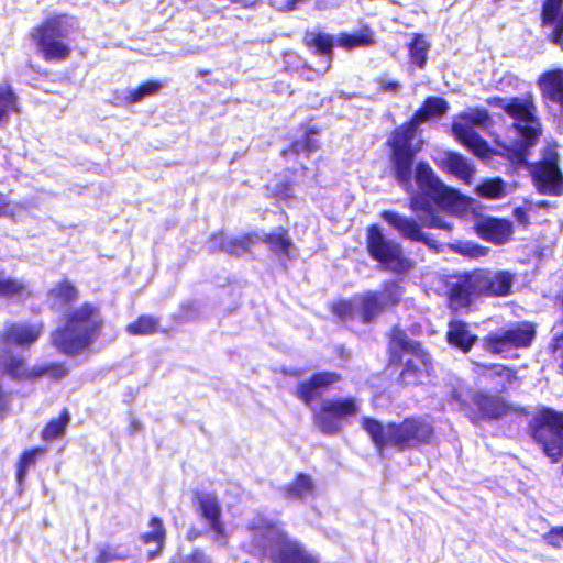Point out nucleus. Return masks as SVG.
<instances>
[{"instance_id": "1", "label": "nucleus", "mask_w": 563, "mask_h": 563, "mask_svg": "<svg viewBox=\"0 0 563 563\" xmlns=\"http://www.w3.org/2000/svg\"><path fill=\"white\" fill-rule=\"evenodd\" d=\"M449 109L450 104L443 97H427L411 118L396 126L386 141L393 176L400 187L410 191L409 209L417 216V220L391 210H384L380 216L404 239L412 242L429 244L421 228L450 229L439 209L456 211L466 201L460 190L446 186L437 176L429 163L420 161L415 164L420 148L412 141L419 126L442 118Z\"/></svg>"}, {"instance_id": "2", "label": "nucleus", "mask_w": 563, "mask_h": 563, "mask_svg": "<svg viewBox=\"0 0 563 563\" xmlns=\"http://www.w3.org/2000/svg\"><path fill=\"white\" fill-rule=\"evenodd\" d=\"M360 424L378 453L388 449L396 452L419 451L432 445L435 439L432 420L418 415L387 423L373 417H363Z\"/></svg>"}, {"instance_id": "3", "label": "nucleus", "mask_w": 563, "mask_h": 563, "mask_svg": "<svg viewBox=\"0 0 563 563\" xmlns=\"http://www.w3.org/2000/svg\"><path fill=\"white\" fill-rule=\"evenodd\" d=\"M387 362L384 372L400 387L419 386L433 372V360L420 341L412 340L395 324L387 335Z\"/></svg>"}, {"instance_id": "4", "label": "nucleus", "mask_w": 563, "mask_h": 563, "mask_svg": "<svg viewBox=\"0 0 563 563\" xmlns=\"http://www.w3.org/2000/svg\"><path fill=\"white\" fill-rule=\"evenodd\" d=\"M103 327L100 307L85 301L64 314L63 324L52 331L51 341L62 353L77 355L93 345Z\"/></svg>"}, {"instance_id": "5", "label": "nucleus", "mask_w": 563, "mask_h": 563, "mask_svg": "<svg viewBox=\"0 0 563 563\" xmlns=\"http://www.w3.org/2000/svg\"><path fill=\"white\" fill-rule=\"evenodd\" d=\"M68 15L54 14L32 29L30 38L35 43L37 53L47 62H64L71 54V47L64 42L68 36Z\"/></svg>"}, {"instance_id": "6", "label": "nucleus", "mask_w": 563, "mask_h": 563, "mask_svg": "<svg viewBox=\"0 0 563 563\" xmlns=\"http://www.w3.org/2000/svg\"><path fill=\"white\" fill-rule=\"evenodd\" d=\"M366 251L369 257L382 264L386 271L405 275L413 268V261L404 255L401 246L388 240L377 223L366 228Z\"/></svg>"}, {"instance_id": "7", "label": "nucleus", "mask_w": 563, "mask_h": 563, "mask_svg": "<svg viewBox=\"0 0 563 563\" xmlns=\"http://www.w3.org/2000/svg\"><path fill=\"white\" fill-rule=\"evenodd\" d=\"M537 336V327L531 321H517L499 332H489L483 338V347L493 355L511 350L529 349Z\"/></svg>"}, {"instance_id": "8", "label": "nucleus", "mask_w": 563, "mask_h": 563, "mask_svg": "<svg viewBox=\"0 0 563 563\" xmlns=\"http://www.w3.org/2000/svg\"><path fill=\"white\" fill-rule=\"evenodd\" d=\"M360 406L354 397L328 398L313 411V424L324 434L334 435L342 429V420L355 417Z\"/></svg>"}, {"instance_id": "9", "label": "nucleus", "mask_w": 563, "mask_h": 563, "mask_svg": "<svg viewBox=\"0 0 563 563\" xmlns=\"http://www.w3.org/2000/svg\"><path fill=\"white\" fill-rule=\"evenodd\" d=\"M487 391H475L470 400H460L461 409L474 424L496 421L512 411V407L500 396Z\"/></svg>"}, {"instance_id": "10", "label": "nucleus", "mask_w": 563, "mask_h": 563, "mask_svg": "<svg viewBox=\"0 0 563 563\" xmlns=\"http://www.w3.org/2000/svg\"><path fill=\"white\" fill-rule=\"evenodd\" d=\"M536 113L537 107L531 93L523 98L511 97L507 100L506 114L514 120L512 128L518 136L531 140L542 135V124Z\"/></svg>"}, {"instance_id": "11", "label": "nucleus", "mask_w": 563, "mask_h": 563, "mask_svg": "<svg viewBox=\"0 0 563 563\" xmlns=\"http://www.w3.org/2000/svg\"><path fill=\"white\" fill-rule=\"evenodd\" d=\"M560 155L555 150H549L545 156L534 163L531 168V178L541 195H563V173L559 167Z\"/></svg>"}, {"instance_id": "12", "label": "nucleus", "mask_w": 563, "mask_h": 563, "mask_svg": "<svg viewBox=\"0 0 563 563\" xmlns=\"http://www.w3.org/2000/svg\"><path fill=\"white\" fill-rule=\"evenodd\" d=\"M298 129L301 132V135L292 140L280 151V157L286 163L298 165L299 169L302 173H306L308 172V167L300 158L303 157L308 159L311 154L321 150V128L318 125L300 124Z\"/></svg>"}, {"instance_id": "13", "label": "nucleus", "mask_w": 563, "mask_h": 563, "mask_svg": "<svg viewBox=\"0 0 563 563\" xmlns=\"http://www.w3.org/2000/svg\"><path fill=\"white\" fill-rule=\"evenodd\" d=\"M343 380L340 373L334 371H318L307 379L296 385L294 395L306 406H310L324 394L333 389Z\"/></svg>"}, {"instance_id": "14", "label": "nucleus", "mask_w": 563, "mask_h": 563, "mask_svg": "<svg viewBox=\"0 0 563 563\" xmlns=\"http://www.w3.org/2000/svg\"><path fill=\"white\" fill-rule=\"evenodd\" d=\"M477 298L481 295L473 269L456 275L448 287V302L452 311L468 309Z\"/></svg>"}, {"instance_id": "15", "label": "nucleus", "mask_w": 563, "mask_h": 563, "mask_svg": "<svg viewBox=\"0 0 563 563\" xmlns=\"http://www.w3.org/2000/svg\"><path fill=\"white\" fill-rule=\"evenodd\" d=\"M475 372L476 382L497 394L507 393L517 379L516 369L500 363H476Z\"/></svg>"}, {"instance_id": "16", "label": "nucleus", "mask_w": 563, "mask_h": 563, "mask_svg": "<svg viewBox=\"0 0 563 563\" xmlns=\"http://www.w3.org/2000/svg\"><path fill=\"white\" fill-rule=\"evenodd\" d=\"M474 275L481 297H506L510 295L515 276L509 271L475 268Z\"/></svg>"}, {"instance_id": "17", "label": "nucleus", "mask_w": 563, "mask_h": 563, "mask_svg": "<svg viewBox=\"0 0 563 563\" xmlns=\"http://www.w3.org/2000/svg\"><path fill=\"white\" fill-rule=\"evenodd\" d=\"M540 21L549 30L547 41L563 49V0H542Z\"/></svg>"}, {"instance_id": "18", "label": "nucleus", "mask_w": 563, "mask_h": 563, "mask_svg": "<svg viewBox=\"0 0 563 563\" xmlns=\"http://www.w3.org/2000/svg\"><path fill=\"white\" fill-rule=\"evenodd\" d=\"M278 547L272 555L274 563H319L298 541L291 540L285 532L277 534Z\"/></svg>"}, {"instance_id": "19", "label": "nucleus", "mask_w": 563, "mask_h": 563, "mask_svg": "<svg viewBox=\"0 0 563 563\" xmlns=\"http://www.w3.org/2000/svg\"><path fill=\"white\" fill-rule=\"evenodd\" d=\"M537 86L545 106L554 104L563 111V69L553 68L542 71Z\"/></svg>"}, {"instance_id": "20", "label": "nucleus", "mask_w": 563, "mask_h": 563, "mask_svg": "<svg viewBox=\"0 0 563 563\" xmlns=\"http://www.w3.org/2000/svg\"><path fill=\"white\" fill-rule=\"evenodd\" d=\"M197 511L203 518L209 528L218 536L225 537V526L221 519V505L214 494H197Z\"/></svg>"}, {"instance_id": "21", "label": "nucleus", "mask_w": 563, "mask_h": 563, "mask_svg": "<svg viewBox=\"0 0 563 563\" xmlns=\"http://www.w3.org/2000/svg\"><path fill=\"white\" fill-rule=\"evenodd\" d=\"M477 233L487 242L503 245L511 239L514 227L507 219L488 218L478 224Z\"/></svg>"}, {"instance_id": "22", "label": "nucleus", "mask_w": 563, "mask_h": 563, "mask_svg": "<svg viewBox=\"0 0 563 563\" xmlns=\"http://www.w3.org/2000/svg\"><path fill=\"white\" fill-rule=\"evenodd\" d=\"M356 302V317L363 324L374 322L385 312L380 302V295L376 290H367L354 298Z\"/></svg>"}, {"instance_id": "23", "label": "nucleus", "mask_w": 563, "mask_h": 563, "mask_svg": "<svg viewBox=\"0 0 563 563\" xmlns=\"http://www.w3.org/2000/svg\"><path fill=\"white\" fill-rule=\"evenodd\" d=\"M477 340V335L471 332L470 325L465 321L454 320L449 323L446 341L451 347L466 354L473 349Z\"/></svg>"}, {"instance_id": "24", "label": "nucleus", "mask_w": 563, "mask_h": 563, "mask_svg": "<svg viewBox=\"0 0 563 563\" xmlns=\"http://www.w3.org/2000/svg\"><path fill=\"white\" fill-rule=\"evenodd\" d=\"M454 137L472 153L481 158L487 157L489 146L487 142L474 130L463 123L454 122L452 124Z\"/></svg>"}, {"instance_id": "25", "label": "nucleus", "mask_w": 563, "mask_h": 563, "mask_svg": "<svg viewBox=\"0 0 563 563\" xmlns=\"http://www.w3.org/2000/svg\"><path fill=\"white\" fill-rule=\"evenodd\" d=\"M454 137L472 153L481 158L487 157L489 146L487 142L474 130L463 123L454 122L452 124Z\"/></svg>"}, {"instance_id": "26", "label": "nucleus", "mask_w": 563, "mask_h": 563, "mask_svg": "<svg viewBox=\"0 0 563 563\" xmlns=\"http://www.w3.org/2000/svg\"><path fill=\"white\" fill-rule=\"evenodd\" d=\"M283 496L288 500H305L316 495V484L311 475L297 473L291 482L282 487Z\"/></svg>"}, {"instance_id": "27", "label": "nucleus", "mask_w": 563, "mask_h": 563, "mask_svg": "<svg viewBox=\"0 0 563 563\" xmlns=\"http://www.w3.org/2000/svg\"><path fill=\"white\" fill-rule=\"evenodd\" d=\"M302 43L312 54L325 57L329 62L332 60L333 48L336 45V40L332 34L321 31H306Z\"/></svg>"}, {"instance_id": "28", "label": "nucleus", "mask_w": 563, "mask_h": 563, "mask_svg": "<svg viewBox=\"0 0 563 563\" xmlns=\"http://www.w3.org/2000/svg\"><path fill=\"white\" fill-rule=\"evenodd\" d=\"M47 297L49 308L57 310L76 302L79 298V290L70 280L62 279L48 289Z\"/></svg>"}, {"instance_id": "29", "label": "nucleus", "mask_w": 563, "mask_h": 563, "mask_svg": "<svg viewBox=\"0 0 563 563\" xmlns=\"http://www.w3.org/2000/svg\"><path fill=\"white\" fill-rule=\"evenodd\" d=\"M266 244L268 250L278 257L290 258L294 242L289 236L287 228L279 227L278 229L265 233L261 239Z\"/></svg>"}, {"instance_id": "30", "label": "nucleus", "mask_w": 563, "mask_h": 563, "mask_svg": "<svg viewBox=\"0 0 563 563\" xmlns=\"http://www.w3.org/2000/svg\"><path fill=\"white\" fill-rule=\"evenodd\" d=\"M439 166L443 172L455 176L466 184L472 181L474 168L460 153L446 152Z\"/></svg>"}, {"instance_id": "31", "label": "nucleus", "mask_w": 563, "mask_h": 563, "mask_svg": "<svg viewBox=\"0 0 563 563\" xmlns=\"http://www.w3.org/2000/svg\"><path fill=\"white\" fill-rule=\"evenodd\" d=\"M43 325H16L10 324L4 329L3 340L20 346H29L41 335Z\"/></svg>"}, {"instance_id": "32", "label": "nucleus", "mask_w": 563, "mask_h": 563, "mask_svg": "<svg viewBox=\"0 0 563 563\" xmlns=\"http://www.w3.org/2000/svg\"><path fill=\"white\" fill-rule=\"evenodd\" d=\"M21 107L13 87L5 82L0 85V128L5 126L12 114H19Z\"/></svg>"}, {"instance_id": "33", "label": "nucleus", "mask_w": 563, "mask_h": 563, "mask_svg": "<svg viewBox=\"0 0 563 563\" xmlns=\"http://www.w3.org/2000/svg\"><path fill=\"white\" fill-rule=\"evenodd\" d=\"M430 48L431 44L424 34L413 33L411 41L407 44L409 63L419 69H424Z\"/></svg>"}, {"instance_id": "34", "label": "nucleus", "mask_w": 563, "mask_h": 563, "mask_svg": "<svg viewBox=\"0 0 563 563\" xmlns=\"http://www.w3.org/2000/svg\"><path fill=\"white\" fill-rule=\"evenodd\" d=\"M71 416L67 408H64L56 418L45 423L40 432V437L44 442H53L62 439L70 422Z\"/></svg>"}, {"instance_id": "35", "label": "nucleus", "mask_w": 563, "mask_h": 563, "mask_svg": "<svg viewBox=\"0 0 563 563\" xmlns=\"http://www.w3.org/2000/svg\"><path fill=\"white\" fill-rule=\"evenodd\" d=\"M375 44V38L369 26H362L355 33H340L336 38V45L352 51L357 47H368Z\"/></svg>"}, {"instance_id": "36", "label": "nucleus", "mask_w": 563, "mask_h": 563, "mask_svg": "<svg viewBox=\"0 0 563 563\" xmlns=\"http://www.w3.org/2000/svg\"><path fill=\"white\" fill-rule=\"evenodd\" d=\"M161 320L152 314H140L125 327V332L133 336L153 335L159 332Z\"/></svg>"}, {"instance_id": "37", "label": "nucleus", "mask_w": 563, "mask_h": 563, "mask_svg": "<svg viewBox=\"0 0 563 563\" xmlns=\"http://www.w3.org/2000/svg\"><path fill=\"white\" fill-rule=\"evenodd\" d=\"M47 450L45 446H33L24 450L16 462L15 477L18 485L21 486L24 483L27 468L35 465L38 457L44 456Z\"/></svg>"}, {"instance_id": "38", "label": "nucleus", "mask_w": 563, "mask_h": 563, "mask_svg": "<svg viewBox=\"0 0 563 563\" xmlns=\"http://www.w3.org/2000/svg\"><path fill=\"white\" fill-rule=\"evenodd\" d=\"M31 295L27 284L22 279L5 277L0 278V298L19 300Z\"/></svg>"}, {"instance_id": "39", "label": "nucleus", "mask_w": 563, "mask_h": 563, "mask_svg": "<svg viewBox=\"0 0 563 563\" xmlns=\"http://www.w3.org/2000/svg\"><path fill=\"white\" fill-rule=\"evenodd\" d=\"M162 81L147 79L141 82L136 88L128 91V93L124 96V102L128 104L139 103L147 97L157 95L162 90Z\"/></svg>"}, {"instance_id": "40", "label": "nucleus", "mask_w": 563, "mask_h": 563, "mask_svg": "<svg viewBox=\"0 0 563 563\" xmlns=\"http://www.w3.org/2000/svg\"><path fill=\"white\" fill-rule=\"evenodd\" d=\"M405 288L395 280H385L380 285V302L384 310L397 307L404 296Z\"/></svg>"}, {"instance_id": "41", "label": "nucleus", "mask_w": 563, "mask_h": 563, "mask_svg": "<svg viewBox=\"0 0 563 563\" xmlns=\"http://www.w3.org/2000/svg\"><path fill=\"white\" fill-rule=\"evenodd\" d=\"M258 240L260 236L256 232H243L239 236L229 239L227 253L232 256H241L245 253H249L252 250V246L255 245Z\"/></svg>"}, {"instance_id": "42", "label": "nucleus", "mask_w": 563, "mask_h": 563, "mask_svg": "<svg viewBox=\"0 0 563 563\" xmlns=\"http://www.w3.org/2000/svg\"><path fill=\"white\" fill-rule=\"evenodd\" d=\"M3 372L11 379L32 382L33 367L29 368L26 361L21 356H10Z\"/></svg>"}, {"instance_id": "43", "label": "nucleus", "mask_w": 563, "mask_h": 563, "mask_svg": "<svg viewBox=\"0 0 563 563\" xmlns=\"http://www.w3.org/2000/svg\"><path fill=\"white\" fill-rule=\"evenodd\" d=\"M69 371L62 362L42 364L33 367L32 383L46 377L57 382L68 375Z\"/></svg>"}, {"instance_id": "44", "label": "nucleus", "mask_w": 563, "mask_h": 563, "mask_svg": "<svg viewBox=\"0 0 563 563\" xmlns=\"http://www.w3.org/2000/svg\"><path fill=\"white\" fill-rule=\"evenodd\" d=\"M541 136H534L529 140L526 136H519L518 146L508 150V158L516 165H526L531 148L539 142Z\"/></svg>"}, {"instance_id": "45", "label": "nucleus", "mask_w": 563, "mask_h": 563, "mask_svg": "<svg viewBox=\"0 0 563 563\" xmlns=\"http://www.w3.org/2000/svg\"><path fill=\"white\" fill-rule=\"evenodd\" d=\"M129 554L121 550L120 544L104 543L97 547V553L93 556V563H112L115 561H125Z\"/></svg>"}, {"instance_id": "46", "label": "nucleus", "mask_w": 563, "mask_h": 563, "mask_svg": "<svg viewBox=\"0 0 563 563\" xmlns=\"http://www.w3.org/2000/svg\"><path fill=\"white\" fill-rule=\"evenodd\" d=\"M148 526L151 527V530L142 533L141 540L145 544L156 543L157 552H161L166 539V530L163 521L158 517H152L148 521Z\"/></svg>"}, {"instance_id": "47", "label": "nucleus", "mask_w": 563, "mask_h": 563, "mask_svg": "<svg viewBox=\"0 0 563 563\" xmlns=\"http://www.w3.org/2000/svg\"><path fill=\"white\" fill-rule=\"evenodd\" d=\"M477 194L486 199H499L505 196V184L500 178L485 180L477 187Z\"/></svg>"}, {"instance_id": "48", "label": "nucleus", "mask_w": 563, "mask_h": 563, "mask_svg": "<svg viewBox=\"0 0 563 563\" xmlns=\"http://www.w3.org/2000/svg\"><path fill=\"white\" fill-rule=\"evenodd\" d=\"M331 313L341 321H347L356 317V302L349 299H340L330 306Z\"/></svg>"}, {"instance_id": "49", "label": "nucleus", "mask_w": 563, "mask_h": 563, "mask_svg": "<svg viewBox=\"0 0 563 563\" xmlns=\"http://www.w3.org/2000/svg\"><path fill=\"white\" fill-rule=\"evenodd\" d=\"M463 120L472 125L486 126L492 120L488 111L485 108L475 107L467 113L460 115Z\"/></svg>"}, {"instance_id": "50", "label": "nucleus", "mask_w": 563, "mask_h": 563, "mask_svg": "<svg viewBox=\"0 0 563 563\" xmlns=\"http://www.w3.org/2000/svg\"><path fill=\"white\" fill-rule=\"evenodd\" d=\"M271 196L275 199L289 201L295 198V191L292 188V181L289 179H284L278 181L274 189L272 190Z\"/></svg>"}, {"instance_id": "51", "label": "nucleus", "mask_w": 563, "mask_h": 563, "mask_svg": "<svg viewBox=\"0 0 563 563\" xmlns=\"http://www.w3.org/2000/svg\"><path fill=\"white\" fill-rule=\"evenodd\" d=\"M208 241L210 243V249L212 252L221 251L227 253L229 238L225 236L223 231H216L210 233L208 236Z\"/></svg>"}, {"instance_id": "52", "label": "nucleus", "mask_w": 563, "mask_h": 563, "mask_svg": "<svg viewBox=\"0 0 563 563\" xmlns=\"http://www.w3.org/2000/svg\"><path fill=\"white\" fill-rule=\"evenodd\" d=\"M544 542L555 549L563 547V526L553 527L543 534Z\"/></svg>"}, {"instance_id": "53", "label": "nucleus", "mask_w": 563, "mask_h": 563, "mask_svg": "<svg viewBox=\"0 0 563 563\" xmlns=\"http://www.w3.org/2000/svg\"><path fill=\"white\" fill-rule=\"evenodd\" d=\"M375 82L377 84V91L380 93L389 92V93L397 95V93H399V91L402 87L400 81L395 80V79L386 80L383 76L375 78Z\"/></svg>"}, {"instance_id": "54", "label": "nucleus", "mask_w": 563, "mask_h": 563, "mask_svg": "<svg viewBox=\"0 0 563 563\" xmlns=\"http://www.w3.org/2000/svg\"><path fill=\"white\" fill-rule=\"evenodd\" d=\"M10 393L0 384V413H7L10 408Z\"/></svg>"}, {"instance_id": "55", "label": "nucleus", "mask_w": 563, "mask_h": 563, "mask_svg": "<svg viewBox=\"0 0 563 563\" xmlns=\"http://www.w3.org/2000/svg\"><path fill=\"white\" fill-rule=\"evenodd\" d=\"M507 100L499 96H493L486 99V103L489 107L500 108L506 112Z\"/></svg>"}, {"instance_id": "56", "label": "nucleus", "mask_w": 563, "mask_h": 563, "mask_svg": "<svg viewBox=\"0 0 563 563\" xmlns=\"http://www.w3.org/2000/svg\"><path fill=\"white\" fill-rule=\"evenodd\" d=\"M515 216L519 223L523 224L525 227L530 224L529 216L528 213L520 207L515 209Z\"/></svg>"}, {"instance_id": "57", "label": "nucleus", "mask_w": 563, "mask_h": 563, "mask_svg": "<svg viewBox=\"0 0 563 563\" xmlns=\"http://www.w3.org/2000/svg\"><path fill=\"white\" fill-rule=\"evenodd\" d=\"M10 205L11 203L7 196L0 192V217H4L9 213Z\"/></svg>"}, {"instance_id": "58", "label": "nucleus", "mask_w": 563, "mask_h": 563, "mask_svg": "<svg viewBox=\"0 0 563 563\" xmlns=\"http://www.w3.org/2000/svg\"><path fill=\"white\" fill-rule=\"evenodd\" d=\"M188 563H209L200 550H195L188 558Z\"/></svg>"}, {"instance_id": "59", "label": "nucleus", "mask_w": 563, "mask_h": 563, "mask_svg": "<svg viewBox=\"0 0 563 563\" xmlns=\"http://www.w3.org/2000/svg\"><path fill=\"white\" fill-rule=\"evenodd\" d=\"M280 372L285 376H290V377H296V378L302 376V374H303V369H301V368H282Z\"/></svg>"}, {"instance_id": "60", "label": "nucleus", "mask_w": 563, "mask_h": 563, "mask_svg": "<svg viewBox=\"0 0 563 563\" xmlns=\"http://www.w3.org/2000/svg\"><path fill=\"white\" fill-rule=\"evenodd\" d=\"M563 347V333L553 338V350Z\"/></svg>"}, {"instance_id": "61", "label": "nucleus", "mask_w": 563, "mask_h": 563, "mask_svg": "<svg viewBox=\"0 0 563 563\" xmlns=\"http://www.w3.org/2000/svg\"><path fill=\"white\" fill-rule=\"evenodd\" d=\"M183 310L188 311V312L195 311L196 307L192 303H186V305H183Z\"/></svg>"}, {"instance_id": "62", "label": "nucleus", "mask_w": 563, "mask_h": 563, "mask_svg": "<svg viewBox=\"0 0 563 563\" xmlns=\"http://www.w3.org/2000/svg\"><path fill=\"white\" fill-rule=\"evenodd\" d=\"M209 74V70H200L199 71V75L200 76H205V75H208Z\"/></svg>"}, {"instance_id": "63", "label": "nucleus", "mask_w": 563, "mask_h": 563, "mask_svg": "<svg viewBox=\"0 0 563 563\" xmlns=\"http://www.w3.org/2000/svg\"><path fill=\"white\" fill-rule=\"evenodd\" d=\"M289 173L295 174V173H296V169H295V168L289 169Z\"/></svg>"}, {"instance_id": "64", "label": "nucleus", "mask_w": 563, "mask_h": 563, "mask_svg": "<svg viewBox=\"0 0 563 563\" xmlns=\"http://www.w3.org/2000/svg\"><path fill=\"white\" fill-rule=\"evenodd\" d=\"M155 556V553H150V558H154Z\"/></svg>"}]
</instances>
